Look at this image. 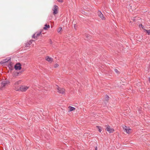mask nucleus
Instances as JSON below:
<instances>
[{"instance_id": "obj_3", "label": "nucleus", "mask_w": 150, "mask_h": 150, "mask_svg": "<svg viewBox=\"0 0 150 150\" xmlns=\"http://www.w3.org/2000/svg\"><path fill=\"white\" fill-rule=\"evenodd\" d=\"M42 31H40L38 32H37L34 34L32 36V38H36L37 37L39 36L42 35Z\"/></svg>"}, {"instance_id": "obj_22", "label": "nucleus", "mask_w": 150, "mask_h": 150, "mask_svg": "<svg viewBox=\"0 0 150 150\" xmlns=\"http://www.w3.org/2000/svg\"><path fill=\"white\" fill-rule=\"evenodd\" d=\"M57 1L59 2H62L63 1V0H57Z\"/></svg>"}, {"instance_id": "obj_14", "label": "nucleus", "mask_w": 150, "mask_h": 150, "mask_svg": "<svg viewBox=\"0 0 150 150\" xmlns=\"http://www.w3.org/2000/svg\"><path fill=\"white\" fill-rule=\"evenodd\" d=\"M144 32H146L148 35H150V29L146 30V29H144Z\"/></svg>"}, {"instance_id": "obj_8", "label": "nucleus", "mask_w": 150, "mask_h": 150, "mask_svg": "<svg viewBox=\"0 0 150 150\" xmlns=\"http://www.w3.org/2000/svg\"><path fill=\"white\" fill-rule=\"evenodd\" d=\"M124 129V131L126 132L127 133L129 134L131 130V129L129 127H127L126 126H125L123 127Z\"/></svg>"}, {"instance_id": "obj_5", "label": "nucleus", "mask_w": 150, "mask_h": 150, "mask_svg": "<svg viewBox=\"0 0 150 150\" xmlns=\"http://www.w3.org/2000/svg\"><path fill=\"white\" fill-rule=\"evenodd\" d=\"M33 41H34L33 40H31L28 42H27L25 44V47L27 48H29L30 47V45L32 44V42Z\"/></svg>"}, {"instance_id": "obj_11", "label": "nucleus", "mask_w": 150, "mask_h": 150, "mask_svg": "<svg viewBox=\"0 0 150 150\" xmlns=\"http://www.w3.org/2000/svg\"><path fill=\"white\" fill-rule=\"evenodd\" d=\"M68 108L69 109V112H71L72 111H74L76 109L75 108L71 106H69L68 107Z\"/></svg>"}, {"instance_id": "obj_10", "label": "nucleus", "mask_w": 150, "mask_h": 150, "mask_svg": "<svg viewBox=\"0 0 150 150\" xmlns=\"http://www.w3.org/2000/svg\"><path fill=\"white\" fill-rule=\"evenodd\" d=\"M14 67L16 70H20L21 69V65L19 63H17L15 65Z\"/></svg>"}, {"instance_id": "obj_20", "label": "nucleus", "mask_w": 150, "mask_h": 150, "mask_svg": "<svg viewBox=\"0 0 150 150\" xmlns=\"http://www.w3.org/2000/svg\"><path fill=\"white\" fill-rule=\"evenodd\" d=\"M105 100L106 101H108L109 100V97L108 96H106L105 98Z\"/></svg>"}, {"instance_id": "obj_4", "label": "nucleus", "mask_w": 150, "mask_h": 150, "mask_svg": "<svg viewBox=\"0 0 150 150\" xmlns=\"http://www.w3.org/2000/svg\"><path fill=\"white\" fill-rule=\"evenodd\" d=\"M57 88L59 93L63 94L64 93L65 90L64 88H60L58 86H57Z\"/></svg>"}, {"instance_id": "obj_24", "label": "nucleus", "mask_w": 150, "mask_h": 150, "mask_svg": "<svg viewBox=\"0 0 150 150\" xmlns=\"http://www.w3.org/2000/svg\"><path fill=\"white\" fill-rule=\"evenodd\" d=\"M95 150H97V146H96L95 148Z\"/></svg>"}, {"instance_id": "obj_25", "label": "nucleus", "mask_w": 150, "mask_h": 150, "mask_svg": "<svg viewBox=\"0 0 150 150\" xmlns=\"http://www.w3.org/2000/svg\"><path fill=\"white\" fill-rule=\"evenodd\" d=\"M149 82L150 83V78H149Z\"/></svg>"}, {"instance_id": "obj_18", "label": "nucleus", "mask_w": 150, "mask_h": 150, "mask_svg": "<svg viewBox=\"0 0 150 150\" xmlns=\"http://www.w3.org/2000/svg\"><path fill=\"white\" fill-rule=\"evenodd\" d=\"M62 30V28L61 27H59L58 29L57 30V32L58 33H59L61 31V30Z\"/></svg>"}, {"instance_id": "obj_13", "label": "nucleus", "mask_w": 150, "mask_h": 150, "mask_svg": "<svg viewBox=\"0 0 150 150\" xmlns=\"http://www.w3.org/2000/svg\"><path fill=\"white\" fill-rule=\"evenodd\" d=\"M14 87H15V90L16 91H21V86H18L14 85Z\"/></svg>"}, {"instance_id": "obj_12", "label": "nucleus", "mask_w": 150, "mask_h": 150, "mask_svg": "<svg viewBox=\"0 0 150 150\" xmlns=\"http://www.w3.org/2000/svg\"><path fill=\"white\" fill-rule=\"evenodd\" d=\"M46 60L48 62H52V58L49 57L47 56L46 57Z\"/></svg>"}, {"instance_id": "obj_23", "label": "nucleus", "mask_w": 150, "mask_h": 150, "mask_svg": "<svg viewBox=\"0 0 150 150\" xmlns=\"http://www.w3.org/2000/svg\"><path fill=\"white\" fill-rule=\"evenodd\" d=\"M115 72H116L117 73H118V71L117 69H115Z\"/></svg>"}, {"instance_id": "obj_21", "label": "nucleus", "mask_w": 150, "mask_h": 150, "mask_svg": "<svg viewBox=\"0 0 150 150\" xmlns=\"http://www.w3.org/2000/svg\"><path fill=\"white\" fill-rule=\"evenodd\" d=\"M59 66V65L57 64H56L54 65V67L55 68Z\"/></svg>"}, {"instance_id": "obj_15", "label": "nucleus", "mask_w": 150, "mask_h": 150, "mask_svg": "<svg viewBox=\"0 0 150 150\" xmlns=\"http://www.w3.org/2000/svg\"><path fill=\"white\" fill-rule=\"evenodd\" d=\"M45 27L43 28V29L45 30L47 29V28H49L50 27L49 25H47V24H45Z\"/></svg>"}, {"instance_id": "obj_7", "label": "nucleus", "mask_w": 150, "mask_h": 150, "mask_svg": "<svg viewBox=\"0 0 150 150\" xmlns=\"http://www.w3.org/2000/svg\"><path fill=\"white\" fill-rule=\"evenodd\" d=\"M29 88V87L25 86H21V91H25Z\"/></svg>"}, {"instance_id": "obj_6", "label": "nucleus", "mask_w": 150, "mask_h": 150, "mask_svg": "<svg viewBox=\"0 0 150 150\" xmlns=\"http://www.w3.org/2000/svg\"><path fill=\"white\" fill-rule=\"evenodd\" d=\"M106 130H107L108 132H109V133H112L114 131V129L113 128H111L108 125L107 126V127L106 129Z\"/></svg>"}, {"instance_id": "obj_1", "label": "nucleus", "mask_w": 150, "mask_h": 150, "mask_svg": "<svg viewBox=\"0 0 150 150\" xmlns=\"http://www.w3.org/2000/svg\"><path fill=\"white\" fill-rule=\"evenodd\" d=\"M10 83L9 81H3L1 84V90L5 88V87L9 84Z\"/></svg>"}, {"instance_id": "obj_19", "label": "nucleus", "mask_w": 150, "mask_h": 150, "mask_svg": "<svg viewBox=\"0 0 150 150\" xmlns=\"http://www.w3.org/2000/svg\"><path fill=\"white\" fill-rule=\"evenodd\" d=\"M139 28H142V29H144V26L142 24H139Z\"/></svg>"}, {"instance_id": "obj_17", "label": "nucleus", "mask_w": 150, "mask_h": 150, "mask_svg": "<svg viewBox=\"0 0 150 150\" xmlns=\"http://www.w3.org/2000/svg\"><path fill=\"white\" fill-rule=\"evenodd\" d=\"M97 127L98 129V131H99L100 132L102 131V129L101 128V127L99 126H97Z\"/></svg>"}, {"instance_id": "obj_2", "label": "nucleus", "mask_w": 150, "mask_h": 150, "mask_svg": "<svg viewBox=\"0 0 150 150\" xmlns=\"http://www.w3.org/2000/svg\"><path fill=\"white\" fill-rule=\"evenodd\" d=\"M52 10L53 11V13L54 15L57 14L58 13V7L56 5L54 6Z\"/></svg>"}, {"instance_id": "obj_16", "label": "nucleus", "mask_w": 150, "mask_h": 150, "mask_svg": "<svg viewBox=\"0 0 150 150\" xmlns=\"http://www.w3.org/2000/svg\"><path fill=\"white\" fill-rule=\"evenodd\" d=\"M21 83V81H16L15 82V83L14 84V85L15 86H18V85L19 84Z\"/></svg>"}, {"instance_id": "obj_9", "label": "nucleus", "mask_w": 150, "mask_h": 150, "mask_svg": "<svg viewBox=\"0 0 150 150\" xmlns=\"http://www.w3.org/2000/svg\"><path fill=\"white\" fill-rule=\"evenodd\" d=\"M98 16L101 18V19L105 20V18L104 17L102 13L100 11H98Z\"/></svg>"}]
</instances>
